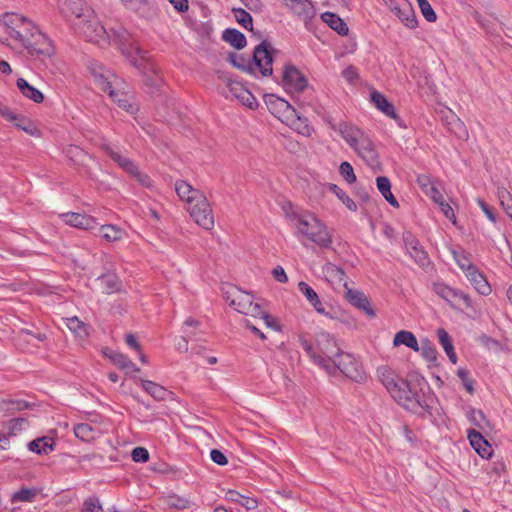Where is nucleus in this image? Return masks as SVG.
I'll list each match as a JSON object with an SVG mask.
<instances>
[{"instance_id":"4d7b16f0","label":"nucleus","mask_w":512,"mask_h":512,"mask_svg":"<svg viewBox=\"0 0 512 512\" xmlns=\"http://www.w3.org/2000/svg\"><path fill=\"white\" fill-rule=\"evenodd\" d=\"M423 17L428 22H435L437 15L428 0H416Z\"/></svg>"},{"instance_id":"58836bf2","label":"nucleus","mask_w":512,"mask_h":512,"mask_svg":"<svg viewBox=\"0 0 512 512\" xmlns=\"http://www.w3.org/2000/svg\"><path fill=\"white\" fill-rule=\"evenodd\" d=\"M99 236L107 242L120 241L125 236V232L115 225H102L99 228Z\"/></svg>"},{"instance_id":"c9c22d12","label":"nucleus","mask_w":512,"mask_h":512,"mask_svg":"<svg viewBox=\"0 0 512 512\" xmlns=\"http://www.w3.org/2000/svg\"><path fill=\"white\" fill-rule=\"evenodd\" d=\"M225 499L240 504L246 510H254L258 507V501L255 498L244 496L235 490H228L225 493Z\"/></svg>"},{"instance_id":"7ed1b4c3","label":"nucleus","mask_w":512,"mask_h":512,"mask_svg":"<svg viewBox=\"0 0 512 512\" xmlns=\"http://www.w3.org/2000/svg\"><path fill=\"white\" fill-rule=\"evenodd\" d=\"M300 345L308 354L312 362L326 371L329 375H336L337 372H341L355 382L360 383L366 381V372L364 371L361 363L352 354L345 353L339 349L331 362H329L324 357L314 352L313 344L307 339L300 338Z\"/></svg>"},{"instance_id":"4468645a","label":"nucleus","mask_w":512,"mask_h":512,"mask_svg":"<svg viewBox=\"0 0 512 512\" xmlns=\"http://www.w3.org/2000/svg\"><path fill=\"white\" fill-rule=\"evenodd\" d=\"M434 291L439 297L447 301L452 307H455L460 303H463L466 307L472 306V300L466 293L453 289L445 284H435Z\"/></svg>"},{"instance_id":"603ef678","label":"nucleus","mask_w":512,"mask_h":512,"mask_svg":"<svg viewBox=\"0 0 512 512\" xmlns=\"http://www.w3.org/2000/svg\"><path fill=\"white\" fill-rule=\"evenodd\" d=\"M199 333H202V330L199 329V322L193 318H187L183 324V334L192 340L198 339Z\"/></svg>"},{"instance_id":"a878e982","label":"nucleus","mask_w":512,"mask_h":512,"mask_svg":"<svg viewBox=\"0 0 512 512\" xmlns=\"http://www.w3.org/2000/svg\"><path fill=\"white\" fill-rule=\"evenodd\" d=\"M175 191L178 197L186 203L187 206L192 204L198 197L204 196L203 192L194 188L190 183L184 180L175 182Z\"/></svg>"},{"instance_id":"ddd939ff","label":"nucleus","mask_w":512,"mask_h":512,"mask_svg":"<svg viewBox=\"0 0 512 512\" xmlns=\"http://www.w3.org/2000/svg\"><path fill=\"white\" fill-rule=\"evenodd\" d=\"M226 88H227V91L224 92V95L227 98H229V97L235 98L241 104H243L251 109L257 106L256 98L248 89H246L243 86L242 83L232 80V79H227L226 80Z\"/></svg>"},{"instance_id":"0eeeda50","label":"nucleus","mask_w":512,"mask_h":512,"mask_svg":"<svg viewBox=\"0 0 512 512\" xmlns=\"http://www.w3.org/2000/svg\"><path fill=\"white\" fill-rule=\"evenodd\" d=\"M274 49L270 43L263 41L254 48L252 61L246 60L241 55H232L230 60L233 66L256 75L270 76L273 72L272 62Z\"/></svg>"},{"instance_id":"6e6552de","label":"nucleus","mask_w":512,"mask_h":512,"mask_svg":"<svg viewBox=\"0 0 512 512\" xmlns=\"http://www.w3.org/2000/svg\"><path fill=\"white\" fill-rule=\"evenodd\" d=\"M275 108L277 110L278 118L291 129L297 133L310 137L314 132L313 127L310 125L307 118L301 117L296 109L284 99L277 98L275 100Z\"/></svg>"},{"instance_id":"49530a36","label":"nucleus","mask_w":512,"mask_h":512,"mask_svg":"<svg viewBox=\"0 0 512 512\" xmlns=\"http://www.w3.org/2000/svg\"><path fill=\"white\" fill-rule=\"evenodd\" d=\"M113 101H115L118 106L125 110L126 112L133 114L137 111V107L135 103L132 101L131 96H128L124 93H118L115 91L114 97H111Z\"/></svg>"},{"instance_id":"4c0bfd02","label":"nucleus","mask_w":512,"mask_h":512,"mask_svg":"<svg viewBox=\"0 0 512 512\" xmlns=\"http://www.w3.org/2000/svg\"><path fill=\"white\" fill-rule=\"evenodd\" d=\"M376 185L379 192L385 198V200L394 208L399 207V203L397 199L394 197L391 192V182L386 176H379L376 178Z\"/></svg>"},{"instance_id":"680f3d73","label":"nucleus","mask_w":512,"mask_h":512,"mask_svg":"<svg viewBox=\"0 0 512 512\" xmlns=\"http://www.w3.org/2000/svg\"><path fill=\"white\" fill-rule=\"evenodd\" d=\"M257 317L261 318L268 328H270L274 331L281 330V326L279 324L278 319L276 317L266 313L262 308H261V313Z\"/></svg>"},{"instance_id":"13d9d810","label":"nucleus","mask_w":512,"mask_h":512,"mask_svg":"<svg viewBox=\"0 0 512 512\" xmlns=\"http://www.w3.org/2000/svg\"><path fill=\"white\" fill-rule=\"evenodd\" d=\"M469 421L480 429L488 424L485 414L481 410L472 409L468 414Z\"/></svg>"},{"instance_id":"2eb2a0df","label":"nucleus","mask_w":512,"mask_h":512,"mask_svg":"<svg viewBox=\"0 0 512 512\" xmlns=\"http://www.w3.org/2000/svg\"><path fill=\"white\" fill-rule=\"evenodd\" d=\"M284 4L295 16L303 20L306 27L316 15L310 0H284Z\"/></svg>"},{"instance_id":"6e6d98bb","label":"nucleus","mask_w":512,"mask_h":512,"mask_svg":"<svg viewBox=\"0 0 512 512\" xmlns=\"http://www.w3.org/2000/svg\"><path fill=\"white\" fill-rule=\"evenodd\" d=\"M65 155L75 164L84 162L86 153L76 145H70L65 149Z\"/></svg>"},{"instance_id":"39448f33","label":"nucleus","mask_w":512,"mask_h":512,"mask_svg":"<svg viewBox=\"0 0 512 512\" xmlns=\"http://www.w3.org/2000/svg\"><path fill=\"white\" fill-rule=\"evenodd\" d=\"M331 128L341 135L344 141L369 167L374 171L381 169L375 144L362 129L347 122H341L337 125L332 124Z\"/></svg>"},{"instance_id":"0e129e2a","label":"nucleus","mask_w":512,"mask_h":512,"mask_svg":"<svg viewBox=\"0 0 512 512\" xmlns=\"http://www.w3.org/2000/svg\"><path fill=\"white\" fill-rule=\"evenodd\" d=\"M103 508L98 498L91 497L84 501L82 512H102Z\"/></svg>"},{"instance_id":"20e7f679","label":"nucleus","mask_w":512,"mask_h":512,"mask_svg":"<svg viewBox=\"0 0 512 512\" xmlns=\"http://www.w3.org/2000/svg\"><path fill=\"white\" fill-rule=\"evenodd\" d=\"M287 217L295 229V237L303 244L314 243L320 248H329L332 244V237L326 225L313 213L309 211L287 212Z\"/></svg>"},{"instance_id":"aec40b11","label":"nucleus","mask_w":512,"mask_h":512,"mask_svg":"<svg viewBox=\"0 0 512 512\" xmlns=\"http://www.w3.org/2000/svg\"><path fill=\"white\" fill-rule=\"evenodd\" d=\"M400 4L390 11L401 21V23L409 28L415 29L418 26V20L412 4L408 0H399Z\"/></svg>"},{"instance_id":"f704fd0d","label":"nucleus","mask_w":512,"mask_h":512,"mask_svg":"<svg viewBox=\"0 0 512 512\" xmlns=\"http://www.w3.org/2000/svg\"><path fill=\"white\" fill-rule=\"evenodd\" d=\"M436 335H437L440 345L442 346V348L445 351L449 360L453 364H456L458 358H457V355L454 350L452 339H451L450 335L448 334V332L443 328H438L436 330Z\"/></svg>"},{"instance_id":"8fccbe9b","label":"nucleus","mask_w":512,"mask_h":512,"mask_svg":"<svg viewBox=\"0 0 512 512\" xmlns=\"http://www.w3.org/2000/svg\"><path fill=\"white\" fill-rule=\"evenodd\" d=\"M17 116V120L16 121H12L14 123V125L23 130L24 132H26L27 134L31 135V136H40V131L39 129L34 125V123H32L29 119H26L24 117H21V116Z\"/></svg>"},{"instance_id":"6ab92c4d","label":"nucleus","mask_w":512,"mask_h":512,"mask_svg":"<svg viewBox=\"0 0 512 512\" xmlns=\"http://www.w3.org/2000/svg\"><path fill=\"white\" fill-rule=\"evenodd\" d=\"M326 281L334 290H344L348 287V278L342 268L332 263H326L322 268Z\"/></svg>"},{"instance_id":"c03bdc74","label":"nucleus","mask_w":512,"mask_h":512,"mask_svg":"<svg viewBox=\"0 0 512 512\" xmlns=\"http://www.w3.org/2000/svg\"><path fill=\"white\" fill-rule=\"evenodd\" d=\"M38 492H39V490L37 488L23 487V488L19 489L18 491H15L11 495V502L12 503H19V502L31 503L34 501Z\"/></svg>"},{"instance_id":"7c9ffc66","label":"nucleus","mask_w":512,"mask_h":512,"mask_svg":"<svg viewBox=\"0 0 512 512\" xmlns=\"http://www.w3.org/2000/svg\"><path fill=\"white\" fill-rule=\"evenodd\" d=\"M321 20L326 23L331 29L336 31L341 36H347L349 28L342 18L332 12H324L321 14Z\"/></svg>"},{"instance_id":"052dcab7","label":"nucleus","mask_w":512,"mask_h":512,"mask_svg":"<svg viewBox=\"0 0 512 512\" xmlns=\"http://www.w3.org/2000/svg\"><path fill=\"white\" fill-rule=\"evenodd\" d=\"M129 175H131L143 187H153V180L150 178V176L141 172L137 166L135 167V172L133 171Z\"/></svg>"},{"instance_id":"37998d69","label":"nucleus","mask_w":512,"mask_h":512,"mask_svg":"<svg viewBox=\"0 0 512 512\" xmlns=\"http://www.w3.org/2000/svg\"><path fill=\"white\" fill-rule=\"evenodd\" d=\"M163 503L168 508L178 510H184L191 506V501L188 497L180 496L174 493L164 496Z\"/></svg>"},{"instance_id":"1a4fd4ad","label":"nucleus","mask_w":512,"mask_h":512,"mask_svg":"<svg viewBox=\"0 0 512 512\" xmlns=\"http://www.w3.org/2000/svg\"><path fill=\"white\" fill-rule=\"evenodd\" d=\"M226 300L237 312L257 317L261 313L259 303L253 301V296L241 289L232 287L226 293Z\"/></svg>"},{"instance_id":"bb28decb","label":"nucleus","mask_w":512,"mask_h":512,"mask_svg":"<svg viewBox=\"0 0 512 512\" xmlns=\"http://www.w3.org/2000/svg\"><path fill=\"white\" fill-rule=\"evenodd\" d=\"M123 54L126 55L130 63L135 66L142 73H146L148 69L153 70L150 67L147 59L144 56V52L137 46H131L129 51H126L125 46L121 47Z\"/></svg>"},{"instance_id":"a211bd4d","label":"nucleus","mask_w":512,"mask_h":512,"mask_svg":"<svg viewBox=\"0 0 512 512\" xmlns=\"http://www.w3.org/2000/svg\"><path fill=\"white\" fill-rule=\"evenodd\" d=\"M404 244L409 256L420 266H427L430 261L428 254L420 245L419 241L411 234L406 233L403 236Z\"/></svg>"},{"instance_id":"b1692460","label":"nucleus","mask_w":512,"mask_h":512,"mask_svg":"<svg viewBox=\"0 0 512 512\" xmlns=\"http://www.w3.org/2000/svg\"><path fill=\"white\" fill-rule=\"evenodd\" d=\"M346 299L358 309L364 311L370 317L375 316L368 297L360 290L352 289L349 286L344 290Z\"/></svg>"},{"instance_id":"cd10ccee","label":"nucleus","mask_w":512,"mask_h":512,"mask_svg":"<svg viewBox=\"0 0 512 512\" xmlns=\"http://www.w3.org/2000/svg\"><path fill=\"white\" fill-rule=\"evenodd\" d=\"M465 276L479 294L487 296L491 293L490 284L476 266L466 273Z\"/></svg>"},{"instance_id":"4be33fe9","label":"nucleus","mask_w":512,"mask_h":512,"mask_svg":"<svg viewBox=\"0 0 512 512\" xmlns=\"http://www.w3.org/2000/svg\"><path fill=\"white\" fill-rule=\"evenodd\" d=\"M339 349L336 340L328 333H321L317 338V347L313 346L314 352L329 362H331Z\"/></svg>"},{"instance_id":"5701e85b","label":"nucleus","mask_w":512,"mask_h":512,"mask_svg":"<svg viewBox=\"0 0 512 512\" xmlns=\"http://www.w3.org/2000/svg\"><path fill=\"white\" fill-rule=\"evenodd\" d=\"M61 218L65 224L79 229L92 230L98 226V223L92 216L81 213H63Z\"/></svg>"},{"instance_id":"f8f14e48","label":"nucleus","mask_w":512,"mask_h":512,"mask_svg":"<svg viewBox=\"0 0 512 512\" xmlns=\"http://www.w3.org/2000/svg\"><path fill=\"white\" fill-rule=\"evenodd\" d=\"M61 13L73 24L85 19L87 10H92L85 0H58Z\"/></svg>"},{"instance_id":"f257e3e1","label":"nucleus","mask_w":512,"mask_h":512,"mask_svg":"<svg viewBox=\"0 0 512 512\" xmlns=\"http://www.w3.org/2000/svg\"><path fill=\"white\" fill-rule=\"evenodd\" d=\"M0 43L41 59L50 58L55 52L51 39L31 19L18 13H6L0 18Z\"/></svg>"},{"instance_id":"09e8293b","label":"nucleus","mask_w":512,"mask_h":512,"mask_svg":"<svg viewBox=\"0 0 512 512\" xmlns=\"http://www.w3.org/2000/svg\"><path fill=\"white\" fill-rule=\"evenodd\" d=\"M232 12L238 24L249 31L253 30V20L247 11L242 8H233Z\"/></svg>"},{"instance_id":"393cba45","label":"nucleus","mask_w":512,"mask_h":512,"mask_svg":"<svg viewBox=\"0 0 512 512\" xmlns=\"http://www.w3.org/2000/svg\"><path fill=\"white\" fill-rule=\"evenodd\" d=\"M467 437L471 446L482 458H490L493 454V449L482 434L474 429L468 430Z\"/></svg>"},{"instance_id":"338daca9","label":"nucleus","mask_w":512,"mask_h":512,"mask_svg":"<svg viewBox=\"0 0 512 512\" xmlns=\"http://www.w3.org/2000/svg\"><path fill=\"white\" fill-rule=\"evenodd\" d=\"M476 203L478 204L482 212L485 214V216L488 218V220L495 224L497 222V217L493 209L481 198H477Z\"/></svg>"},{"instance_id":"2f4dec72","label":"nucleus","mask_w":512,"mask_h":512,"mask_svg":"<svg viewBox=\"0 0 512 512\" xmlns=\"http://www.w3.org/2000/svg\"><path fill=\"white\" fill-rule=\"evenodd\" d=\"M107 356L115 366L127 374L139 371V368L126 355L120 352L111 351Z\"/></svg>"},{"instance_id":"864d4df0","label":"nucleus","mask_w":512,"mask_h":512,"mask_svg":"<svg viewBox=\"0 0 512 512\" xmlns=\"http://www.w3.org/2000/svg\"><path fill=\"white\" fill-rule=\"evenodd\" d=\"M421 355L431 363H435L437 360V350L435 346L429 340H422L421 346H419Z\"/></svg>"},{"instance_id":"a19ab883","label":"nucleus","mask_w":512,"mask_h":512,"mask_svg":"<svg viewBox=\"0 0 512 512\" xmlns=\"http://www.w3.org/2000/svg\"><path fill=\"white\" fill-rule=\"evenodd\" d=\"M100 284L103 288V291L107 294H112L120 291L121 289V281L119 277L113 273H108L99 278Z\"/></svg>"},{"instance_id":"e2e57ef3","label":"nucleus","mask_w":512,"mask_h":512,"mask_svg":"<svg viewBox=\"0 0 512 512\" xmlns=\"http://www.w3.org/2000/svg\"><path fill=\"white\" fill-rule=\"evenodd\" d=\"M27 427V421L24 418H15L8 422L10 435H16Z\"/></svg>"},{"instance_id":"ea45409f","label":"nucleus","mask_w":512,"mask_h":512,"mask_svg":"<svg viewBox=\"0 0 512 512\" xmlns=\"http://www.w3.org/2000/svg\"><path fill=\"white\" fill-rule=\"evenodd\" d=\"M223 40L236 49H242L246 46V38L243 33L237 29L228 28L223 32Z\"/></svg>"},{"instance_id":"bf43d9fd","label":"nucleus","mask_w":512,"mask_h":512,"mask_svg":"<svg viewBox=\"0 0 512 512\" xmlns=\"http://www.w3.org/2000/svg\"><path fill=\"white\" fill-rule=\"evenodd\" d=\"M340 175L345 179V181L349 184H352L356 181V175L354 173V169L349 162H342L339 167Z\"/></svg>"},{"instance_id":"69168bd1","label":"nucleus","mask_w":512,"mask_h":512,"mask_svg":"<svg viewBox=\"0 0 512 512\" xmlns=\"http://www.w3.org/2000/svg\"><path fill=\"white\" fill-rule=\"evenodd\" d=\"M132 459L137 463H145L149 460V452L144 447H136L132 450Z\"/></svg>"},{"instance_id":"774afa93","label":"nucleus","mask_w":512,"mask_h":512,"mask_svg":"<svg viewBox=\"0 0 512 512\" xmlns=\"http://www.w3.org/2000/svg\"><path fill=\"white\" fill-rule=\"evenodd\" d=\"M457 376L462 380L463 386L467 392L472 393L474 391L473 381L468 376V371L460 368L457 371Z\"/></svg>"},{"instance_id":"c85d7f7f","label":"nucleus","mask_w":512,"mask_h":512,"mask_svg":"<svg viewBox=\"0 0 512 512\" xmlns=\"http://www.w3.org/2000/svg\"><path fill=\"white\" fill-rule=\"evenodd\" d=\"M298 290L305 296L306 300L315 309L316 312L325 316H329V313L326 312L318 294L308 283L304 281L299 282Z\"/></svg>"},{"instance_id":"c756f323","label":"nucleus","mask_w":512,"mask_h":512,"mask_svg":"<svg viewBox=\"0 0 512 512\" xmlns=\"http://www.w3.org/2000/svg\"><path fill=\"white\" fill-rule=\"evenodd\" d=\"M102 149L108 154V156L115 161L119 167L125 170L128 174L131 172H135V167L137 166L132 160L127 158L124 155H121L118 151L113 149L112 146L105 144L102 146Z\"/></svg>"},{"instance_id":"e433bc0d","label":"nucleus","mask_w":512,"mask_h":512,"mask_svg":"<svg viewBox=\"0 0 512 512\" xmlns=\"http://www.w3.org/2000/svg\"><path fill=\"white\" fill-rule=\"evenodd\" d=\"M393 345L398 347L400 345H405L406 347L412 349L413 351H419V344L415 335L406 330H401L397 332L393 339Z\"/></svg>"},{"instance_id":"473e14b6","label":"nucleus","mask_w":512,"mask_h":512,"mask_svg":"<svg viewBox=\"0 0 512 512\" xmlns=\"http://www.w3.org/2000/svg\"><path fill=\"white\" fill-rule=\"evenodd\" d=\"M16 86L25 98L35 103H41L44 100L43 93L36 87L30 85L24 78H18Z\"/></svg>"},{"instance_id":"de8ad7c7","label":"nucleus","mask_w":512,"mask_h":512,"mask_svg":"<svg viewBox=\"0 0 512 512\" xmlns=\"http://www.w3.org/2000/svg\"><path fill=\"white\" fill-rule=\"evenodd\" d=\"M328 189L333 194H335L350 211L357 210V204L353 201V199L350 198L347 193L336 184H329Z\"/></svg>"},{"instance_id":"3c124183","label":"nucleus","mask_w":512,"mask_h":512,"mask_svg":"<svg viewBox=\"0 0 512 512\" xmlns=\"http://www.w3.org/2000/svg\"><path fill=\"white\" fill-rule=\"evenodd\" d=\"M66 325L71 332L75 333L79 337H85L88 335L85 323L80 321L77 317L67 318Z\"/></svg>"},{"instance_id":"a18cd8bd","label":"nucleus","mask_w":512,"mask_h":512,"mask_svg":"<svg viewBox=\"0 0 512 512\" xmlns=\"http://www.w3.org/2000/svg\"><path fill=\"white\" fill-rule=\"evenodd\" d=\"M453 259L464 274L468 273L475 265L470 256L463 250H452Z\"/></svg>"},{"instance_id":"dca6fc26","label":"nucleus","mask_w":512,"mask_h":512,"mask_svg":"<svg viewBox=\"0 0 512 512\" xmlns=\"http://www.w3.org/2000/svg\"><path fill=\"white\" fill-rule=\"evenodd\" d=\"M283 86L289 93H300L307 86V80L295 67H286L283 73Z\"/></svg>"},{"instance_id":"423d86ee","label":"nucleus","mask_w":512,"mask_h":512,"mask_svg":"<svg viewBox=\"0 0 512 512\" xmlns=\"http://www.w3.org/2000/svg\"><path fill=\"white\" fill-rule=\"evenodd\" d=\"M85 19H80L74 23L75 30L83 35L88 41L95 42L101 46L114 44L121 47L125 46L128 41V32L124 29L112 31L109 34L99 21L93 10H87Z\"/></svg>"},{"instance_id":"9b49d317","label":"nucleus","mask_w":512,"mask_h":512,"mask_svg":"<svg viewBox=\"0 0 512 512\" xmlns=\"http://www.w3.org/2000/svg\"><path fill=\"white\" fill-rule=\"evenodd\" d=\"M89 71L95 85L103 92L108 93L110 97H114V87L117 86L119 82L118 77L99 63H91L89 65Z\"/></svg>"},{"instance_id":"f03ea898","label":"nucleus","mask_w":512,"mask_h":512,"mask_svg":"<svg viewBox=\"0 0 512 512\" xmlns=\"http://www.w3.org/2000/svg\"><path fill=\"white\" fill-rule=\"evenodd\" d=\"M378 377L392 398L407 411L420 415H431L434 396L425 393L419 383L408 382L389 366L377 369Z\"/></svg>"},{"instance_id":"72a5a7b5","label":"nucleus","mask_w":512,"mask_h":512,"mask_svg":"<svg viewBox=\"0 0 512 512\" xmlns=\"http://www.w3.org/2000/svg\"><path fill=\"white\" fill-rule=\"evenodd\" d=\"M140 383L144 391L157 401L166 400L171 394L165 387L153 381L140 379Z\"/></svg>"},{"instance_id":"79ce46f5","label":"nucleus","mask_w":512,"mask_h":512,"mask_svg":"<svg viewBox=\"0 0 512 512\" xmlns=\"http://www.w3.org/2000/svg\"><path fill=\"white\" fill-rule=\"evenodd\" d=\"M28 449L36 454L46 455L54 449L53 440L47 437L37 438L29 442Z\"/></svg>"},{"instance_id":"9d476101","label":"nucleus","mask_w":512,"mask_h":512,"mask_svg":"<svg viewBox=\"0 0 512 512\" xmlns=\"http://www.w3.org/2000/svg\"><path fill=\"white\" fill-rule=\"evenodd\" d=\"M187 211L193 221L205 230H212L214 227V215L206 196L198 197L196 201L187 206Z\"/></svg>"},{"instance_id":"412c9836","label":"nucleus","mask_w":512,"mask_h":512,"mask_svg":"<svg viewBox=\"0 0 512 512\" xmlns=\"http://www.w3.org/2000/svg\"><path fill=\"white\" fill-rule=\"evenodd\" d=\"M370 99L372 104L384 115L396 121L400 127H405L402 119L396 113L394 105L380 92L374 90L371 92Z\"/></svg>"},{"instance_id":"5fc2aeb1","label":"nucleus","mask_w":512,"mask_h":512,"mask_svg":"<svg viewBox=\"0 0 512 512\" xmlns=\"http://www.w3.org/2000/svg\"><path fill=\"white\" fill-rule=\"evenodd\" d=\"M500 205L512 220V195L506 188L498 189Z\"/></svg>"},{"instance_id":"f3484780","label":"nucleus","mask_w":512,"mask_h":512,"mask_svg":"<svg viewBox=\"0 0 512 512\" xmlns=\"http://www.w3.org/2000/svg\"><path fill=\"white\" fill-rule=\"evenodd\" d=\"M105 432L106 427H104L101 423L96 422V420L79 423L74 426L75 436L84 442H91L99 438Z\"/></svg>"}]
</instances>
